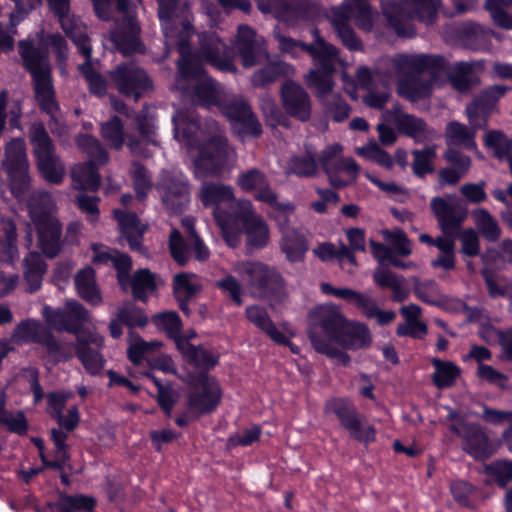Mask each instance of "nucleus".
<instances>
[{
    "label": "nucleus",
    "instance_id": "nucleus-1",
    "mask_svg": "<svg viewBox=\"0 0 512 512\" xmlns=\"http://www.w3.org/2000/svg\"><path fill=\"white\" fill-rule=\"evenodd\" d=\"M182 25L185 37L177 41L180 58L177 61L176 87L198 106H217L222 98L220 87L207 75L202 63H209L220 71L235 72L232 51L215 32H203L199 35L200 47L193 54L189 42L193 27L187 20Z\"/></svg>",
    "mask_w": 512,
    "mask_h": 512
},
{
    "label": "nucleus",
    "instance_id": "nucleus-2",
    "mask_svg": "<svg viewBox=\"0 0 512 512\" xmlns=\"http://www.w3.org/2000/svg\"><path fill=\"white\" fill-rule=\"evenodd\" d=\"M174 137L199 151L194 160L197 178L218 175L233 152L219 124L212 119L204 122L190 110H177L172 116Z\"/></svg>",
    "mask_w": 512,
    "mask_h": 512
},
{
    "label": "nucleus",
    "instance_id": "nucleus-3",
    "mask_svg": "<svg viewBox=\"0 0 512 512\" xmlns=\"http://www.w3.org/2000/svg\"><path fill=\"white\" fill-rule=\"evenodd\" d=\"M386 27L398 37L416 36L415 21L434 24L438 13L455 17L475 9L474 2H381Z\"/></svg>",
    "mask_w": 512,
    "mask_h": 512
},
{
    "label": "nucleus",
    "instance_id": "nucleus-4",
    "mask_svg": "<svg viewBox=\"0 0 512 512\" xmlns=\"http://www.w3.org/2000/svg\"><path fill=\"white\" fill-rule=\"evenodd\" d=\"M447 65L440 55L398 54L393 59V67L399 76L398 94L411 102L429 97L434 80Z\"/></svg>",
    "mask_w": 512,
    "mask_h": 512
},
{
    "label": "nucleus",
    "instance_id": "nucleus-5",
    "mask_svg": "<svg viewBox=\"0 0 512 512\" xmlns=\"http://www.w3.org/2000/svg\"><path fill=\"white\" fill-rule=\"evenodd\" d=\"M346 318L340 306L332 303L315 307L309 314L308 337L316 352L337 360L346 366L350 356L336 347V341Z\"/></svg>",
    "mask_w": 512,
    "mask_h": 512
},
{
    "label": "nucleus",
    "instance_id": "nucleus-6",
    "mask_svg": "<svg viewBox=\"0 0 512 512\" xmlns=\"http://www.w3.org/2000/svg\"><path fill=\"white\" fill-rule=\"evenodd\" d=\"M313 42L302 45V51L312 58L313 67L305 74L307 86L314 89L316 95L321 97L329 94L334 87V75L343 66L340 50L333 44L325 41L317 28L311 31Z\"/></svg>",
    "mask_w": 512,
    "mask_h": 512
},
{
    "label": "nucleus",
    "instance_id": "nucleus-7",
    "mask_svg": "<svg viewBox=\"0 0 512 512\" xmlns=\"http://www.w3.org/2000/svg\"><path fill=\"white\" fill-rule=\"evenodd\" d=\"M326 17L343 46L358 51L362 49V42L353 30L351 21L354 20L359 29L369 32L379 18V13L371 8L369 2H342L331 7Z\"/></svg>",
    "mask_w": 512,
    "mask_h": 512
},
{
    "label": "nucleus",
    "instance_id": "nucleus-8",
    "mask_svg": "<svg viewBox=\"0 0 512 512\" xmlns=\"http://www.w3.org/2000/svg\"><path fill=\"white\" fill-rule=\"evenodd\" d=\"M18 46L23 65L31 74L35 98L40 109L45 113L55 112L58 102L55 98L47 54L28 40H20Z\"/></svg>",
    "mask_w": 512,
    "mask_h": 512
},
{
    "label": "nucleus",
    "instance_id": "nucleus-9",
    "mask_svg": "<svg viewBox=\"0 0 512 512\" xmlns=\"http://www.w3.org/2000/svg\"><path fill=\"white\" fill-rule=\"evenodd\" d=\"M447 419L452 421L449 430L461 439V448L472 458L484 461L495 454L496 446L480 424L468 422L454 410Z\"/></svg>",
    "mask_w": 512,
    "mask_h": 512
},
{
    "label": "nucleus",
    "instance_id": "nucleus-10",
    "mask_svg": "<svg viewBox=\"0 0 512 512\" xmlns=\"http://www.w3.org/2000/svg\"><path fill=\"white\" fill-rule=\"evenodd\" d=\"M0 171L7 175L11 193L18 200L24 199L30 188L29 164L25 142L21 138L10 140L5 146V158Z\"/></svg>",
    "mask_w": 512,
    "mask_h": 512
},
{
    "label": "nucleus",
    "instance_id": "nucleus-11",
    "mask_svg": "<svg viewBox=\"0 0 512 512\" xmlns=\"http://www.w3.org/2000/svg\"><path fill=\"white\" fill-rule=\"evenodd\" d=\"M234 272L242 277L250 293L259 298L277 296L283 290V278L272 267L261 262H239Z\"/></svg>",
    "mask_w": 512,
    "mask_h": 512
},
{
    "label": "nucleus",
    "instance_id": "nucleus-12",
    "mask_svg": "<svg viewBox=\"0 0 512 512\" xmlns=\"http://www.w3.org/2000/svg\"><path fill=\"white\" fill-rule=\"evenodd\" d=\"M325 412L333 413L350 437L360 443L370 444L376 440V430L366 417L345 398H332L325 404Z\"/></svg>",
    "mask_w": 512,
    "mask_h": 512
},
{
    "label": "nucleus",
    "instance_id": "nucleus-13",
    "mask_svg": "<svg viewBox=\"0 0 512 512\" xmlns=\"http://www.w3.org/2000/svg\"><path fill=\"white\" fill-rule=\"evenodd\" d=\"M160 198L171 213L179 214L188 208L191 201L187 177L178 170H162L156 184Z\"/></svg>",
    "mask_w": 512,
    "mask_h": 512
},
{
    "label": "nucleus",
    "instance_id": "nucleus-14",
    "mask_svg": "<svg viewBox=\"0 0 512 512\" xmlns=\"http://www.w3.org/2000/svg\"><path fill=\"white\" fill-rule=\"evenodd\" d=\"M117 91L135 102L153 89V82L144 69L133 62L122 63L109 72Z\"/></svg>",
    "mask_w": 512,
    "mask_h": 512
},
{
    "label": "nucleus",
    "instance_id": "nucleus-15",
    "mask_svg": "<svg viewBox=\"0 0 512 512\" xmlns=\"http://www.w3.org/2000/svg\"><path fill=\"white\" fill-rule=\"evenodd\" d=\"M222 391L215 378L206 373L192 377L187 395V408L195 413L194 418L213 412L219 405Z\"/></svg>",
    "mask_w": 512,
    "mask_h": 512
},
{
    "label": "nucleus",
    "instance_id": "nucleus-16",
    "mask_svg": "<svg viewBox=\"0 0 512 512\" xmlns=\"http://www.w3.org/2000/svg\"><path fill=\"white\" fill-rule=\"evenodd\" d=\"M220 112L230 121L232 130L240 138L258 137L262 134V125L252 112L250 105L240 97L221 98L217 105Z\"/></svg>",
    "mask_w": 512,
    "mask_h": 512
},
{
    "label": "nucleus",
    "instance_id": "nucleus-17",
    "mask_svg": "<svg viewBox=\"0 0 512 512\" xmlns=\"http://www.w3.org/2000/svg\"><path fill=\"white\" fill-rule=\"evenodd\" d=\"M320 289L325 295L334 296L335 298L342 299L354 305L367 318H375L379 326H386L396 318L394 311L379 309L375 300L366 293H361L346 287L336 288L327 282L321 283Z\"/></svg>",
    "mask_w": 512,
    "mask_h": 512
},
{
    "label": "nucleus",
    "instance_id": "nucleus-18",
    "mask_svg": "<svg viewBox=\"0 0 512 512\" xmlns=\"http://www.w3.org/2000/svg\"><path fill=\"white\" fill-rule=\"evenodd\" d=\"M430 207L442 232L447 236H456L467 217V210L456 196H436L431 199Z\"/></svg>",
    "mask_w": 512,
    "mask_h": 512
},
{
    "label": "nucleus",
    "instance_id": "nucleus-19",
    "mask_svg": "<svg viewBox=\"0 0 512 512\" xmlns=\"http://www.w3.org/2000/svg\"><path fill=\"white\" fill-rule=\"evenodd\" d=\"M237 209L236 218L240 220L243 232L246 235V246L249 249H261L265 247L270 239V232L265 220L256 215L250 201L235 203Z\"/></svg>",
    "mask_w": 512,
    "mask_h": 512
},
{
    "label": "nucleus",
    "instance_id": "nucleus-20",
    "mask_svg": "<svg viewBox=\"0 0 512 512\" xmlns=\"http://www.w3.org/2000/svg\"><path fill=\"white\" fill-rule=\"evenodd\" d=\"M135 124L139 136L126 133V145L132 155L148 158L152 155L148 146L158 145L154 113L144 106L136 115Z\"/></svg>",
    "mask_w": 512,
    "mask_h": 512
},
{
    "label": "nucleus",
    "instance_id": "nucleus-21",
    "mask_svg": "<svg viewBox=\"0 0 512 512\" xmlns=\"http://www.w3.org/2000/svg\"><path fill=\"white\" fill-rule=\"evenodd\" d=\"M224 44L231 49L232 57L235 51L239 54L245 68L254 66L267 56L264 38L257 35L256 31L246 24L238 26L233 47Z\"/></svg>",
    "mask_w": 512,
    "mask_h": 512
},
{
    "label": "nucleus",
    "instance_id": "nucleus-22",
    "mask_svg": "<svg viewBox=\"0 0 512 512\" xmlns=\"http://www.w3.org/2000/svg\"><path fill=\"white\" fill-rule=\"evenodd\" d=\"M49 9L58 18L66 36L77 47L78 52L90 54V38L80 18L70 13V2H48Z\"/></svg>",
    "mask_w": 512,
    "mask_h": 512
},
{
    "label": "nucleus",
    "instance_id": "nucleus-23",
    "mask_svg": "<svg viewBox=\"0 0 512 512\" xmlns=\"http://www.w3.org/2000/svg\"><path fill=\"white\" fill-rule=\"evenodd\" d=\"M280 98L285 113L300 122H307L312 115L309 93L298 83L286 80L280 88Z\"/></svg>",
    "mask_w": 512,
    "mask_h": 512
},
{
    "label": "nucleus",
    "instance_id": "nucleus-24",
    "mask_svg": "<svg viewBox=\"0 0 512 512\" xmlns=\"http://www.w3.org/2000/svg\"><path fill=\"white\" fill-rule=\"evenodd\" d=\"M103 345L104 338L97 332H83L77 337L76 355L86 372L92 376L99 374L104 367L105 358L100 352Z\"/></svg>",
    "mask_w": 512,
    "mask_h": 512
},
{
    "label": "nucleus",
    "instance_id": "nucleus-25",
    "mask_svg": "<svg viewBox=\"0 0 512 512\" xmlns=\"http://www.w3.org/2000/svg\"><path fill=\"white\" fill-rule=\"evenodd\" d=\"M385 118L392 122L400 133L413 138L416 142L431 140L435 135L434 130L430 129L423 119L403 112L399 103H395L385 112Z\"/></svg>",
    "mask_w": 512,
    "mask_h": 512
},
{
    "label": "nucleus",
    "instance_id": "nucleus-26",
    "mask_svg": "<svg viewBox=\"0 0 512 512\" xmlns=\"http://www.w3.org/2000/svg\"><path fill=\"white\" fill-rule=\"evenodd\" d=\"M140 26L135 16L124 15L115 21L110 39L116 49L123 55H131L142 51L140 42Z\"/></svg>",
    "mask_w": 512,
    "mask_h": 512
},
{
    "label": "nucleus",
    "instance_id": "nucleus-27",
    "mask_svg": "<svg viewBox=\"0 0 512 512\" xmlns=\"http://www.w3.org/2000/svg\"><path fill=\"white\" fill-rule=\"evenodd\" d=\"M161 346L160 342H146L141 338H137L127 349L128 358L134 364H140L143 360H146L152 370L174 374L176 372L175 364L170 356L165 354L156 357L152 356L154 349Z\"/></svg>",
    "mask_w": 512,
    "mask_h": 512
},
{
    "label": "nucleus",
    "instance_id": "nucleus-28",
    "mask_svg": "<svg viewBox=\"0 0 512 512\" xmlns=\"http://www.w3.org/2000/svg\"><path fill=\"white\" fill-rule=\"evenodd\" d=\"M47 322L57 331L69 332L78 335L80 328L88 321V311L76 301L67 302L64 309L53 310L46 313Z\"/></svg>",
    "mask_w": 512,
    "mask_h": 512
},
{
    "label": "nucleus",
    "instance_id": "nucleus-29",
    "mask_svg": "<svg viewBox=\"0 0 512 512\" xmlns=\"http://www.w3.org/2000/svg\"><path fill=\"white\" fill-rule=\"evenodd\" d=\"M314 4L315 2H257L262 13H273L275 18L288 25L313 20L311 11Z\"/></svg>",
    "mask_w": 512,
    "mask_h": 512
},
{
    "label": "nucleus",
    "instance_id": "nucleus-30",
    "mask_svg": "<svg viewBox=\"0 0 512 512\" xmlns=\"http://www.w3.org/2000/svg\"><path fill=\"white\" fill-rule=\"evenodd\" d=\"M37 232V245L47 258L57 257L64 244L62 224L56 218L33 223Z\"/></svg>",
    "mask_w": 512,
    "mask_h": 512
},
{
    "label": "nucleus",
    "instance_id": "nucleus-31",
    "mask_svg": "<svg viewBox=\"0 0 512 512\" xmlns=\"http://www.w3.org/2000/svg\"><path fill=\"white\" fill-rule=\"evenodd\" d=\"M199 197L204 207H213L214 216L217 210L232 211V205L241 201L234 198L231 186L213 182L202 185Z\"/></svg>",
    "mask_w": 512,
    "mask_h": 512
},
{
    "label": "nucleus",
    "instance_id": "nucleus-32",
    "mask_svg": "<svg viewBox=\"0 0 512 512\" xmlns=\"http://www.w3.org/2000/svg\"><path fill=\"white\" fill-rule=\"evenodd\" d=\"M114 218L117 220L121 234L126 239L129 248L141 254L145 253V247L142 244L143 235L146 226L143 225L134 212H126L121 209L113 211Z\"/></svg>",
    "mask_w": 512,
    "mask_h": 512
},
{
    "label": "nucleus",
    "instance_id": "nucleus-33",
    "mask_svg": "<svg viewBox=\"0 0 512 512\" xmlns=\"http://www.w3.org/2000/svg\"><path fill=\"white\" fill-rule=\"evenodd\" d=\"M495 36L493 30L474 23H464L459 29L461 45L471 51L488 52L492 49L491 39Z\"/></svg>",
    "mask_w": 512,
    "mask_h": 512
},
{
    "label": "nucleus",
    "instance_id": "nucleus-34",
    "mask_svg": "<svg viewBox=\"0 0 512 512\" xmlns=\"http://www.w3.org/2000/svg\"><path fill=\"white\" fill-rule=\"evenodd\" d=\"M255 199L267 204L271 208L270 216L274 218L280 229L289 224V217L295 211V205L290 202H281L266 180L265 184L257 189Z\"/></svg>",
    "mask_w": 512,
    "mask_h": 512
},
{
    "label": "nucleus",
    "instance_id": "nucleus-35",
    "mask_svg": "<svg viewBox=\"0 0 512 512\" xmlns=\"http://www.w3.org/2000/svg\"><path fill=\"white\" fill-rule=\"evenodd\" d=\"M177 348L186 361L199 370L198 373H206L213 369L219 361V357L203 346H195L187 341H177Z\"/></svg>",
    "mask_w": 512,
    "mask_h": 512
},
{
    "label": "nucleus",
    "instance_id": "nucleus-36",
    "mask_svg": "<svg viewBox=\"0 0 512 512\" xmlns=\"http://www.w3.org/2000/svg\"><path fill=\"white\" fill-rule=\"evenodd\" d=\"M343 327L336 341V347L355 350L370 345L371 333L365 324L350 322L346 319Z\"/></svg>",
    "mask_w": 512,
    "mask_h": 512
},
{
    "label": "nucleus",
    "instance_id": "nucleus-37",
    "mask_svg": "<svg viewBox=\"0 0 512 512\" xmlns=\"http://www.w3.org/2000/svg\"><path fill=\"white\" fill-rule=\"evenodd\" d=\"M280 230L282 237L279 245L286 259L291 263L302 261L309 249L306 237L299 231L288 228V224Z\"/></svg>",
    "mask_w": 512,
    "mask_h": 512
},
{
    "label": "nucleus",
    "instance_id": "nucleus-38",
    "mask_svg": "<svg viewBox=\"0 0 512 512\" xmlns=\"http://www.w3.org/2000/svg\"><path fill=\"white\" fill-rule=\"evenodd\" d=\"M47 264L42 255L36 251L29 252L23 259V276L29 293L38 291L42 286Z\"/></svg>",
    "mask_w": 512,
    "mask_h": 512
},
{
    "label": "nucleus",
    "instance_id": "nucleus-39",
    "mask_svg": "<svg viewBox=\"0 0 512 512\" xmlns=\"http://www.w3.org/2000/svg\"><path fill=\"white\" fill-rule=\"evenodd\" d=\"M72 186L76 190L96 192L101 178L98 167L92 161L76 164L71 169Z\"/></svg>",
    "mask_w": 512,
    "mask_h": 512
},
{
    "label": "nucleus",
    "instance_id": "nucleus-40",
    "mask_svg": "<svg viewBox=\"0 0 512 512\" xmlns=\"http://www.w3.org/2000/svg\"><path fill=\"white\" fill-rule=\"evenodd\" d=\"M200 285L192 273H178L173 278V291L179 303V308L189 314V301L199 292Z\"/></svg>",
    "mask_w": 512,
    "mask_h": 512
},
{
    "label": "nucleus",
    "instance_id": "nucleus-41",
    "mask_svg": "<svg viewBox=\"0 0 512 512\" xmlns=\"http://www.w3.org/2000/svg\"><path fill=\"white\" fill-rule=\"evenodd\" d=\"M0 425L5 427L8 432L24 436L28 432V421L22 410L7 409V394L0 390Z\"/></svg>",
    "mask_w": 512,
    "mask_h": 512
},
{
    "label": "nucleus",
    "instance_id": "nucleus-42",
    "mask_svg": "<svg viewBox=\"0 0 512 512\" xmlns=\"http://www.w3.org/2000/svg\"><path fill=\"white\" fill-rule=\"evenodd\" d=\"M237 209L235 203L232 205V211L223 212L217 210L215 220L221 228L222 236L228 246L236 248L241 242L242 227L241 222L236 218Z\"/></svg>",
    "mask_w": 512,
    "mask_h": 512
},
{
    "label": "nucleus",
    "instance_id": "nucleus-43",
    "mask_svg": "<svg viewBox=\"0 0 512 512\" xmlns=\"http://www.w3.org/2000/svg\"><path fill=\"white\" fill-rule=\"evenodd\" d=\"M75 285L79 296L93 306L102 303V296L95 280V271L87 266L79 270L75 276Z\"/></svg>",
    "mask_w": 512,
    "mask_h": 512
},
{
    "label": "nucleus",
    "instance_id": "nucleus-44",
    "mask_svg": "<svg viewBox=\"0 0 512 512\" xmlns=\"http://www.w3.org/2000/svg\"><path fill=\"white\" fill-rule=\"evenodd\" d=\"M248 320L268 335L274 342H284L286 335L271 320L265 308L257 305L248 306L245 311Z\"/></svg>",
    "mask_w": 512,
    "mask_h": 512
},
{
    "label": "nucleus",
    "instance_id": "nucleus-45",
    "mask_svg": "<svg viewBox=\"0 0 512 512\" xmlns=\"http://www.w3.org/2000/svg\"><path fill=\"white\" fill-rule=\"evenodd\" d=\"M431 363L435 369L431 379L436 388L444 390L455 385L461 375V369L458 365L452 361H444L439 358H433Z\"/></svg>",
    "mask_w": 512,
    "mask_h": 512
},
{
    "label": "nucleus",
    "instance_id": "nucleus-46",
    "mask_svg": "<svg viewBox=\"0 0 512 512\" xmlns=\"http://www.w3.org/2000/svg\"><path fill=\"white\" fill-rule=\"evenodd\" d=\"M448 78L453 89L460 93H468L480 81L474 72L473 64L469 62L456 63Z\"/></svg>",
    "mask_w": 512,
    "mask_h": 512
},
{
    "label": "nucleus",
    "instance_id": "nucleus-47",
    "mask_svg": "<svg viewBox=\"0 0 512 512\" xmlns=\"http://www.w3.org/2000/svg\"><path fill=\"white\" fill-rule=\"evenodd\" d=\"M27 208L33 223L54 218L51 213L54 208V201L52 195L46 191L32 192L27 202Z\"/></svg>",
    "mask_w": 512,
    "mask_h": 512
},
{
    "label": "nucleus",
    "instance_id": "nucleus-48",
    "mask_svg": "<svg viewBox=\"0 0 512 512\" xmlns=\"http://www.w3.org/2000/svg\"><path fill=\"white\" fill-rule=\"evenodd\" d=\"M473 218L478 235H481L488 242H497L502 234L498 221L493 215L484 208H478L472 211Z\"/></svg>",
    "mask_w": 512,
    "mask_h": 512
},
{
    "label": "nucleus",
    "instance_id": "nucleus-49",
    "mask_svg": "<svg viewBox=\"0 0 512 512\" xmlns=\"http://www.w3.org/2000/svg\"><path fill=\"white\" fill-rule=\"evenodd\" d=\"M94 262L99 264H111L117 272L118 280L121 284L129 279L132 260L129 255L121 253L118 250L100 251L95 254Z\"/></svg>",
    "mask_w": 512,
    "mask_h": 512
},
{
    "label": "nucleus",
    "instance_id": "nucleus-50",
    "mask_svg": "<svg viewBox=\"0 0 512 512\" xmlns=\"http://www.w3.org/2000/svg\"><path fill=\"white\" fill-rule=\"evenodd\" d=\"M8 91L2 90L0 92V135L5 130L7 117H9V126L11 129H22L21 117L22 106L19 100L8 102Z\"/></svg>",
    "mask_w": 512,
    "mask_h": 512
},
{
    "label": "nucleus",
    "instance_id": "nucleus-51",
    "mask_svg": "<svg viewBox=\"0 0 512 512\" xmlns=\"http://www.w3.org/2000/svg\"><path fill=\"white\" fill-rule=\"evenodd\" d=\"M29 140L36 160L56 154L53 141L42 123H33L30 126Z\"/></svg>",
    "mask_w": 512,
    "mask_h": 512
},
{
    "label": "nucleus",
    "instance_id": "nucleus-52",
    "mask_svg": "<svg viewBox=\"0 0 512 512\" xmlns=\"http://www.w3.org/2000/svg\"><path fill=\"white\" fill-rule=\"evenodd\" d=\"M29 140L36 160L56 154L53 141L42 123H33L30 126Z\"/></svg>",
    "mask_w": 512,
    "mask_h": 512
},
{
    "label": "nucleus",
    "instance_id": "nucleus-53",
    "mask_svg": "<svg viewBox=\"0 0 512 512\" xmlns=\"http://www.w3.org/2000/svg\"><path fill=\"white\" fill-rule=\"evenodd\" d=\"M475 130L457 121L450 122L446 127V142L448 145L463 146L468 150L476 148Z\"/></svg>",
    "mask_w": 512,
    "mask_h": 512
},
{
    "label": "nucleus",
    "instance_id": "nucleus-54",
    "mask_svg": "<svg viewBox=\"0 0 512 512\" xmlns=\"http://www.w3.org/2000/svg\"><path fill=\"white\" fill-rule=\"evenodd\" d=\"M80 53L84 56L85 61L78 66V69L88 83L89 92L98 97L104 96L107 92V81L92 65V46L90 45L89 56L84 52Z\"/></svg>",
    "mask_w": 512,
    "mask_h": 512
},
{
    "label": "nucleus",
    "instance_id": "nucleus-55",
    "mask_svg": "<svg viewBox=\"0 0 512 512\" xmlns=\"http://www.w3.org/2000/svg\"><path fill=\"white\" fill-rule=\"evenodd\" d=\"M96 499L90 495L76 494L68 495L61 494L54 504L58 512H76L87 511L92 512L96 506Z\"/></svg>",
    "mask_w": 512,
    "mask_h": 512
},
{
    "label": "nucleus",
    "instance_id": "nucleus-56",
    "mask_svg": "<svg viewBox=\"0 0 512 512\" xmlns=\"http://www.w3.org/2000/svg\"><path fill=\"white\" fill-rule=\"evenodd\" d=\"M318 164L312 153L292 156L287 164L286 174L300 178H311L316 175Z\"/></svg>",
    "mask_w": 512,
    "mask_h": 512
},
{
    "label": "nucleus",
    "instance_id": "nucleus-57",
    "mask_svg": "<svg viewBox=\"0 0 512 512\" xmlns=\"http://www.w3.org/2000/svg\"><path fill=\"white\" fill-rule=\"evenodd\" d=\"M289 69L283 62L269 63L252 75L251 82L254 87H266L287 75Z\"/></svg>",
    "mask_w": 512,
    "mask_h": 512
},
{
    "label": "nucleus",
    "instance_id": "nucleus-58",
    "mask_svg": "<svg viewBox=\"0 0 512 512\" xmlns=\"http://www.w3.org/2000/svg\"><path fill=\"white\" fill-rule=\"evenodd\" d=\"M123 128V122L116 115L101 124V136L110 148L120 150L123 147L126 140Z\"/></svg>",
    "mask_w": 512,
    "mask_h": 512
},
{
    "label": "nucleus",
    "instance_id": "nucleus-59",
    "mask_svg": "<svg viewBox=\"0 0 512 512\" xmlns=\"http://www.w3.org/2000/svg\"><path fill=\"white\" fill-rule=\"evenodd\" d=\"M154 325L158 330L165 332V334L173 339L177 344V341H184L180 337V331L182 328V321L175 311H165L153 316L152 319Z\"/></svg>",
    "mask_w": 512,
    "mask_h": 512
},
{
    "label": "nucleus",
    "instance_id": "nucleus-60",
    "mask_svg": "<svg viewBox=\"0 0 512 512\" xmlns=\"http://www.w3.org/2000/svg\"><path fill=\"white\" fill-rule=\"evenodd\" d=\"M42 177L49 183L60 184L65 175V167L57 154L37 159Z\"/></svg>",
    "mask_w": 512,
    "mask_h": 512
},
{
    "label": "nucleus",
    "instance_id": "nucleus-61",
    "mask_svg": "<svg viewBox=\"0 0 512 512\" xmlns=\"http://www.w3.org/2000/svg\"><path fill=\"white\" fill-rule=\"evenodd\" d=\"M484 142L498 159L507 161L512 157V137L509 138L503 132L493 130L486 133Z\"/></svg>",
    "mask_w": 512,
    "mask_h": 512
},
{
    "label": "nucleus",
    "instance_id": "nucleus-62",
    "mask_svg": "<svg viewBox=\"0 0 512 512\" xmlns=\"http://www.w3.org/2000/svg\"><path fill=\"white\" fill-rule=\"evenodd\" d=\"M411 153L413 155L411 168L417 177L424 178L427 174L434 172L432 161L436 157L435 146H425L423 149H416Z\"/></svg>",
    "mask_w": 512,
    "mask_h": 512
},
{
    "label": "nucleus",
    "instance_id": "nucleus-63",
    "mask_svg": "<svg viewBox=\"0 0 512 512\" xmlns=\"http://www.w3.org/2000/svg\"><path fill=\"white\" fill-rule=\"evenodd\" d=\"M77 145L80 150L89 157L88 161H92L95 165H103L109 159L106 149L101 145L99 140L93 136L80 135L77 138Z\"/></svg>",
    "mask_w": 512,
    "mask_h": 512
},
{
    "label": "nucleus",
    "instance_id": "nucleus-64",
    "mask_svg": "<svg viewBox=\"0 0 512 512\" xmlns=\"http://www.w3.org/2000/svg\"><path fill=\"white\" fill-rule=\"evenodd\" d=\"M168 246L170 254L177 264L183 266L191 259L190 240L184 239L177 229L170 232Z\"/></svg>",
    "mask_w": 512,
    "mask_h": 512
}]
</instances>
